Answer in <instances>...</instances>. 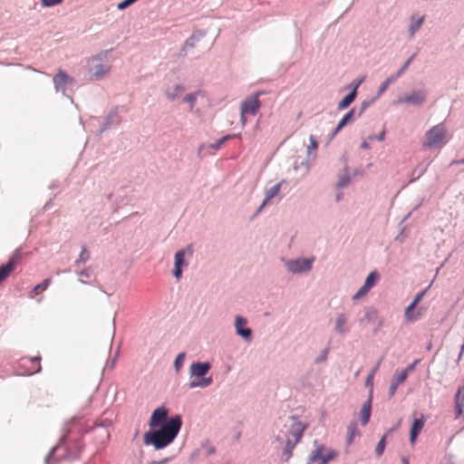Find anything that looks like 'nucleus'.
I'll use <instances>...</instances> for the list:
<instances>
[{"instance_id": "603ef678", "label": "nucleus", "mask_w": 464, "mask_h": 464, "mask_svg": "<svg viewBox=\"0 0 464 464\" xmlns=\"http://www.w3.org/2000/svg\"><path fill=\"white\" fill-rule=\"evenodd\" d=\"M413 58H414V55L411 56V57H410V58L405 62V63H407L408 65H410V64H411V63L412 62Z\"/></svg>"}, {"instance_id": "2eb2a0df", "label": "nucleus", "mask_w": 464, "mask_h": 464, "mask_svg": "<svg viewBox=\"0 0 464 464\" xmlns=\"http://www.w3.org/2000/svg\"><path fill=\"white\" fill-rule=\"evenodd\" d=\"M424 424H425V419H424L423 415H421L420 418L415 419L413 420L412 426L411 428V432H410V440H411V444L415 443L418 435L420 433V431L422 430V429L424 427Z\"/></svg>"}, {"instance_id": "3c124183", "label": "nucleus", "mask_w": 464, "mask_h": 464, "mask_svg": "<svg viewBox=\"0 0 464 464\" xmlns=\"http://www.w3.org/2000/svg\"><path fill=\"white\" fill-rule=\"evenodd\" d=\"M452 164H464V159L459 160H455L452 162Z\"/></svg>"}, {"instance_id": "f03ea898", "label": "nucleus", "mask_w": 464, "mask_h": 464, "mask_svg": "<svg viewBox=\"0 0 464 464\" xmlns=\"http://www.w3.org/2000/svg\"><path fill=\"white\" fill-rule=\"evenodd\" d=\"M314 449L307 459V464H328L330 461L334 460L339 455L337 450L325 449L318 440L314 441Z\"/></svg>"}, {"instance_id": "473e14b6", "label": "nucleus", "mask_w": 464, "mask_h": 464, "mask_svg": "<svg viewBox=\"0 0 464 464\" xmlns=\"http://www.w3.org/2000/svg\"><path fill=\"white\" fill-rule=\"evenodd\" d=\"M378 366L379 365H376L375 368L372 371V372L367 376L366 378V381H365V385L367 387H370L371 388V391L372 390V386H373V378H374V374L378 369Z\"/></svg>"}, {"instance_id": "393cba45", "label": "nucleus", "mask_w": 464, "mask_h": 464, "mask_svg": "<svg viewBox=\"0 0 464 464\" xmlns=\"http://www.w3.org/2000/svg\"><path fill=\"white\" fill-rule=\"evenodd\" d=\"M354 109H352L349 112H347L340 122L337 124L333 135L337 134L348 122H350L353 118Z\"/></svg>"}, {"instance_id": "49530a36", "label": "nucleus", "mask_w": 464, "mask_h": 464, "mask_svg": "<svg viewBox=\"0 0 464 464\" xmlns=\"http://www.w3.org/2000/svg\"><path fill=\"white\" fill-rule=\"evenodd\" d=\"M409 67L407 63H404V64L401 66V68L396 72L399 76H401Z\"/></svg>"}, {"instance_id": "4be33fe9", "label": "nucleus", "mask_w": 464, "mask_h": 464, "mask_svg": "<svg viewBox=\"0 0 464 464\" xmlns=\"http://www.w3.org/2000/svg\"><path fill=\"white\" fill-rule=\"evenodd\" d=\"M306 425L301 423V422H296L294 424L293 426V431H292V435L293 437L295 438V443L297 444L298 442H300L303 435H304V430H306Z\"/></svg>"}, {"instance_id": "2f4dec72", "label": "nucleus", "mask_w": 464, "mask_h": 464, "mask_svg": "<svg viewBox=\"0 0 464 464\" xmlns=\"http://www.w3.org/2000/svg\"><path fill=\"white\" fill-rule=\"evenodd\" d=\"M386 446V435H383L375 448V453L377 457H381L384 451Z\"/></svg>"}, {"instance_id": "de8ad7c7", "label": "nucleus", "mask_w": 464, "mask_h": 464, "mask_svg": "<svg viewBox=\"0 0 464 464\" xmlns=\"http://www.w3.org/2000/svg\"><path fill=\"white\" fill-rule=\"evenodd\" d=\"M361 148L363 149V150H369L370 149V145H369V143L366 140H364L362 143Z\"/></svg>"}, {"instance_id": "423d86ee", "label": "nucleus", "mask_w": 464, "mask_h": 464, "mask_svg": "<svg viewBox=\"0 0 464 464\" xmlns=\"http://www.w3.org/2000/svg\"><path fill=\"white\" fill-rule=\"evenodd\" d=\"M20 261L19 252L14 253L8 259L6 264L0 266V285L4 283L10 275L14 271Z\"/></svg>"}, {"instance_id": "e433bc0d", "label": "nucleus", "mask_w": 464, "mask_h": 464, "mask_svg": "<svg viewBox=\"0 0 464 464\" xmlns=\"http://www.w3.org/2000/svg\"><path fill=\"white\" fill-rule=\"evenodd\" d=\"M234 136L233 135H226L224 136L223 138H221L220 140H218L215 144H213L211 147L215 150H218L219 149L227 140L232 139Z\"/></svg>"}, {"instance_id": "6ab92c4d", "label": "nucleus", "mask_w": 464, "mask_h": 464, "mask_svg": "<svg viewBox=\"0 0 464 464\" xmlns=\"http://www.w3.org/2000/svg\"><path fill=\"white\" fill-rule=\"evenodd\" d=\"M362 82H360L353 88V90L348 93L338 104L339 110H344L346 109L355 99L356 93H357V87Z\"/></svg>"}, {"instance_id": "a18cd8bd", "label": "nucleus", "mask_w": 464, "mask_h": 464, "mask_svg": "<svg viewBox=\"0 0 464 464\" xmlns=\"http://www.w3.org/2000/svg\"><path fill=\"white\" fill-rule=\"evenodd\" d=\"M399 384H397L396 382H392L390 386V391H389V393H390V396H393L397 387H398Z\"/></svg>"}, {"instance_id": "20e7f679", "label": "nucleus", "mask_w": 464, "mask_h": 464, "mask_svg": "<svg viewBox=\"0 0 464 464\" xmlns=\"http://www.w3.org/2000/svg\"><path fill=\"white\" fill-rule=\"evenodd\" d=\"M83 444L81 439H76L73 441L66 443V435L63 436L60 441L50 453L48 459H56L55 454L60 450H66L67 453L63 458L75 459H78L82 450Z\"/></svg>"}, {"instance_id": "0eeeda50", "label": "nucleus", "mask_w": 464, "mask_h": 464, "mask_svg": "<svg viewBox=\"0 0 464 464\" xmlns=\"http://www.w3.org/2000/svg\"><path fill=\"white\" fill-rule=\"evenodd\" d=\"M41 357L34 356L31 358H22L19 366L25 368V370L21 372V374L24 375H32L37 373L41 371Z\"/></svg>"}, {"instance_id": "a878e982", "label": "nucleus", "mask_w": 464, "mask_h": 464, "mask_svg": "<svg viewBox=\"0 0 464 464\" xmlns=\"http://www.w3.org/2000/svg\"><path fill=\"white\" fill-rule=\"evenodd\" d=\"M92 75L95 76L97 79H100V78L103 77L110 71V66L102 64V63H99V64L94 65V67L92 69Z\"/></svg>"}, {"instance_id": "7ed1b4c3", "label": "nucleus", "mask_w": 464, "mask_h": 464, "mask_svg": "<svg viewBox=\"0 0 464 464\" xmlns=\"http://www.w3.org/2000/svg\"><path fill=\"white\" fill-rule=\"evenodd\" d=\"M447 129L443 123H439L430 128L425 134L423 147L441 148L447 142Z\"/></svg>"}, {"instance_id": "f257e3e1", "label": "nucleus", "mask_w": 464, "mask_h": 464, "mask_svg": "<svg viewBox=\"0 0 464 464\" xmlns=\"http://www.w3.org/2000/svg\"><path fill=\"white\" fill-rule=\"evenodd\" d=\"M181 424L182 420L179 415L170 418L160 430L146 432L144 443L153 445L156 450L167 447L177 437Z\"/></svg>"}, {"instance_id": "f704fd0d", "label": "nucleus", "mask_w": 464, "mask_h": 464, "mask_svg": "<svg viewBox=\"0 0 464 464\" xmlns=\"http://www.w3.org/2000/svg\"><path fill=\"white\" fill-rule=\"evenodd\" d=\"M310 144L307 148L308 153H311V151H314L318 148V143L314 136L310 135L309 137Z\"/></svg>"}, {"instance_id": "4c0bfd02", "label": "nucleus", "mask_w": 464, "mask_h": 464, "mask_svg": "<svg viewBox=\"0 0 464 464\" xmlns=\"http://www.w3.org/2000/svg\"><path fill=\"white\" fill-rule=\"evenodd\" d=\"M184 360H185V354L184 353H179L177 357H176V360H175V368L177 371L179 370V368L182 366L183 362H184Z\"/></svg>"}, {"instance_id": "8fccbe9b", "label": "nucleus", "mask_w": 464, "mask_h": 464, "mask_svg": "<svg viewBox=\"0 0 464 464\" xmlns=\"http://www.w3.org/2000/svg\"><path fill=\"white\" fill-rule=\"evenodd\" d=\"M384 136H385V131H384V130H382V132L377 136V139H378L379 140H381V141H382V140H384Z\"/></svg>"}, {"instance_id": "1a4fd4ad", "label": "nucleus", "mask_w": 464, "mask_h": 464, "mask_svg": "<svg viewBox=\"0 0 464 464\" xmlns=\"http://www.w3.org/2000/svg\"><path fill=\"white\" fill-rule=\"evenodd\" d=\"M426 101V92L424 91H413L399 99L397 103H407L413 105H420Z\"/></svg>"}, {"instance_id": "58836bf2", "label": "nucleus", "mask_w": 464, "mask_h": 464, "mask_svg": "<svg viewBox=\"0 0 464 464\" xmlns=\"http://www.w3.org/2000/svg\"><path fill=\"white\" fill-rule=\"evenodd\" d=\"M41 1H42V5L45 7L54 6V5H60L63 2V0H41Z\"/></svg>"}, {"instance_id": "39448f33", "label": "nucleus", "mask_w": 464, "mask_h": 464, "mask_svg": "<svg viewBox=\"0 0 464 464\" xmlns=\"http://www.w3.org/2000/svg\"><path fill=\"white\" fill-rule=\"evenodd\" d=\"M261 92H257L254 95L247 96L240 104V121L242 125L246 123V116H255L261 108L259 96Z\"/></svg>"}, {"instance_id": "09e8293b", "label": "nucleus", "mask_w": 464, "mask_h": 464, "mask_svg": "<svg viewBox=\"0 0 464 464\" xmlns=\"http://www.w3.org/2000/svg\"><path fill=\"white\" fill-rule=\"evenodd\" d=\"M168 461V459H163L161 460H159V461H152L150 464H166Z\"/></svg>"}, {"instance_id": "c9c22d12", "label": "nucleus", "mask_w": 464, "mask_h": 464, "mask_svg": "<svg viewBox=\"0 0 464 464\" xmlns=\"http://www.w3.org/2000/svg\"><path fill=\"white\" fill-rule=\"evenodd\" d=\"M423 21H424V17L423 16L420 17L413 24L411 25L410 32H411V35H413L414 33L420 27Z\"/></svg>"}, {"instance_id": "a211bd4d", "label": "nucleus", "mask_w": 464, "mask_h": 464, "mask_svg": "<svg viewBox=\"0 0 464 464\" xmlns=\"http://www.w3.org/2000/svg\"><path fill=\"white\" fill-rule=\"evenodd\" d=\"M280 188H281V183L279 182L266 191V198H265L263 203L261 204V206L258 208L257 212H260L264 208V207L269 202V200L272 199L274 197H276L279 193Z\"/></svg>"}, {"instance_id": "5701e85b", "label": "nucleus", "mask_w": 464, "mask_h": 464, "mask_svg": "<svg viewBox=\"0 0 464 464\" xmlns=\"http://www.w3.org/2000/svg\"><path fill=\"white\" fill-rule=\"evenodd\" d=\"M415 308L416 305H414V304H411L410 305L407 306L404 314L406 321L413 322L422 315V313L420 311L414 313Z\"/></svg>"}, {"instance_id": "37998d69", "label": "nucleus", "mask_w": 464, "mask_h": 464, "mask_svg": "<svg viewBox=\"0 0 464 464\" xmlns=\"http://www.w3.org/2000/svg\"><path fill=\"white\" fill-rule=\"evenodd\" d=\"M400 76L395 73L393 75H391L390 77H388L384 82L385 83H387L388 85H390L391 83L394 82Z\"/></svg>"}, {"instance_id": "aec40b11", "label": "nucleus", "mask_w": 464, "mask_h": 464, "mask_svg": "<svg viewBox=\"0 0 464 464\" xmlns=\"http://www.w3.org/2000/svg\"><path fill=\"white\" fill-rule=\"evenodd\" d=\"M371 397L369 400L363 403L361 411H360V419L362 425H366L369 422L371 416Z\"/></svg>"}, {"instance_id": "7c9ffc66", "label": "nucleus", "mask_w": 464, "mask_h": 464, "mask_svg": "<svg viewBox=\"0 0 464 464\" xmlns=\"http://www.w3.org/2000/svg\"><path fill=\"white\" fill-rule=\"evenodd\" d=\"M295 443L293 442L291 440H287L286 443H285V448L284 450V455L285 456V460H288L291 456H292V452L295 447Z\"/></svg>"}, {"instance_id": "412c9836", "label": "nucleus", "mask_w": 464, "mask_h": 464, "mask_svg": "<svg viewBox=\"0 0 464 464\" xmlns=\"http://www.w3.org/2000/svg\"><path fill=\"white\" fill-rule=\"evenodd\" d=\"M334 328L339 334H344L348 331L347 316L344 314H339L337 315Z\"/></svg>"}, {"instance_id": "6e6552de", "label": "nucleus", "mask_w": 464, "mask_h": 464, "mask_svg": "<svg viewBox=\"0 0 464 464\" xmlns=\"http://www.w3.org/2000/svg\"><path fill=\"white\" fill-rule=\"evenodd\" d=\"M380 276L378 272L372 271L371 272L368 276L366 277V280L363 284V285L357 291V293L353 295V299H359L362 296H364L370 289L375 285L377 281L379 280Z\"/></svg>"}, {"instance_id": "dca6fc26", "label": "nucleus", "mask_w": 464, "mask_h": 464, "mask_svg": "<svg viewBox=\"0 0 464 464\" xmlns=\"http://www.w3.org/2000/svg\"><path fill=\"white\" fill-rule=\"evenodd\" d=\"M464 413V385L459 387L455 395V418H459Z\"/></svg>"}, {"instance_id": "c756f323", "label": "nucleus", "mask_w": 464, "mask_h": 464, "mask_svg": "<svg viewBox=\"0 0 464 464\" xmlns=\"http://www.w3.org/2000/svg\"><path fill=\"white\" fill-rule=\"evenodd\" d=\"M51 284V278L44 279L41 284L35 285L33 289V294L39 295L45 291Z\"/></svg>"}, {"instance_id": "72a5a7b5", "label": "nucleus", "mask_w": 464, "mask_h": 464, "mask_svg": "<svg viewBox=\"0 0 464 464\" xmlns=\"http://www.w3.org/2000/svg\"><path fill=\"white\" fill-rule=\"evenodd\" d=\"M407 376V370H403L402 372L394 376L393 382H396L397 384H401L405 382Z\"/></svg>"}, {"instance_id": "4468645a", "label": "nucleus", "mask_w": 464, "mask_h": 464, "mask_svg": "<svg viewBox=\"0 0 464 464\" xmlns=\"http://www.w3.org/2000/svg\"><path fill=\"white\" fill-rule=\"evenodd\" d=\"M209 362H193L190 365L189 372L191 376L197 378L204 377L210 370Z\"/></svg>"}, {"instance_id": "ddd939ff", "label": "nucleus", "mask_w": 464, "mask_h": 464, "mask_svg": "<svg viewBox=\"0 0 464 464\" xmlns=\"http://www.w3.org/2000/svg\"><path fill=\"white\" fill-rule=\"evenodd\" d=\"M313 259H301L290 262L288 268L293 273H300L311 269Z\"/></svg>"}, {"instance_id": "79ce46f5", "label": "nucleus", "mask_w": 464, "mask_h": 464, "mask_svg": "<svg viewBox=\"0 0 464 464\" xmlns=\"http://www.w3.org/2000/svg\"><path fill=\"white\" fill-rule=\"evenodd\" d=\"M350 182V179L348 177H343L340 179V181L337 183L338 187H345Z\"/></svg>"}, {"instance_id": "f3484780", "label": "nucleus", "mask_w": 464, "mask_h": 464, "mask_svg": "<svg viewBox=\"0 0 464 464\" xmlns=\"http://www.w3.org/2000/svg\"><path fill=\"white\" fill-rule=\"evenodd\" d=\"M185 254V250H179L175 255V269L173 274L177 279H179L181 276V267L186 265L184 262Z\"/></svg>"}, {"instance_id": "864d4df0", "label": "nucleus", "mask_w": 464, "mask_h": 464, "mask_svg": "<svg viewBox=\"0 0 464 464\" xmlns=\"http://www.w3.org/2000/svg\"><path fill=\"white\" fill-rule=\"evenodd\" d=\"M413 58H414V55L411 56V57H410V58L405 62V63H407L408 65H410V64H411V63L412 62Z\"/></svg>"}, {"instance_id": "a19ab883", "label": "nucleus", "mask_w": 464, "mask_h": 464, "mask_svg": "<svg viewBox=\"0 0 464 464\" xmlns=\"http://www.w3.org/2000/svg\"><path fill=\"white\" fill-rule=\"evenodd\" d=\"M425 294H426V290H424V291H422V292H420V293L417 294V295H416V296L414 297V299H413V301H412V303H411V304H414V305H416V306H417V304H418L422 300V298L424 297Z\"/></svg>"}, {"instance_id": "5fc2aeb1", "label": "nucleus", "mask_w": 464, "mask_h": 464, "mask_svg": "<svg viewBox=\"0 0 464 464\" xmlns=\"http://www.w3.org/2000/svg\"><path fill=\"white\" fill-rule=\"evenodd\" d=\"M414 368V364H411L408 366L405 370H407V372Z\"/></svg>"}, {"instance_id": "ea45409f", "label": "nucleus", "mask_w": 464, "mask_h": 464, "mask_svg": "<svg viewBox=\"0 0 464 464\" xmlns=\"http://www.w3.org/2000/svg\"><path fill=\"white\" fill-rule=\"evenodd\" d=\"M89 257H90L89 252L87 251V249L85 247H83L80 254L79 261L84 263L89 259Z\"/></svg>"}, {"instance_id": "cd10ccee", "label": "nucleus", "mask_w": 464, "mask_h": 464, "mask_svg": "<svg viewBox=\"0 0 464 464\" xmlns=\"http://www.w3.org/2000/svg\"><path fill=\"white\" fill-rule=\"evenodd\" d=\"M213 380L212 377H204L200 381H192L189 383V388H196V387H208L212 383Z\"/></svg>"}, {"instance_id": "c03bdc74", "label": "nucleus", "mask_w": 464, "mask_h": 464, "mask_svg": "<svg viewBox=\"0 0 464 464\" xmlns=\"http://www.w3.org/2000/svg\"><path fill=\"white\" fill-rule=\"evenodd\" d=\"M389 85L387 83H385V82H383L380 88H379V91H378V96H381L387 89H388Z\"/></svg>"}, {"instance_id": "b1692460", "label": "nucleus", "mask_w": 464, "mask_h": 464, "mask_svg": "<svg viewBox=\"0 0 464 464\" xmlns=\"http://www.w3.org/2000/svg\"><path fill=\"white\" fill-rule=\"evenodd\" d=\"M185 91V87L180 85V84H175L173 85L172 87H169L167 90H166V96L169 99V100H174L176 99L181 92H183Z\"/></svg>"}, {"instance_id": "9d476101", "label": "nucleus", "mask_w": 464, "mask_h": 464, "mask_svg": "<svg viewBox=\"0 0 464 464\" xmlns=\"http://www.w3.org/2000/svg\"><path fill=\"white\" fill-rule=\"evenodd\" d=\"M53 83L56 91H61L64 93L65 87L68 84L73 83V79L69 77L63 70H59L58 72L53 76Z\"/></svg>"}, {"instance_id": "bb28decb", "label": "nucleus", "mask_w": 464, "mask_h": 464, "mask_svg": "<svg viewBox=\"0 0 464 464\" xmlns=\"http://www.w3.org/2000/svg\"><path fill=\"white\" fill-rule=\"evenodd\" d=\"M359 435L357 425L355 422H352L347 427V444L351 445L356 436Z\"/></svg>"}, {"instance_id": "9b49d317", "label": "nucleus", "mask_w": 464, "mask_h": 464, "mask_svg": "<svg viewBox=\"0 0 464 464\" xmlns=\"http://www.w3.org/2000/svg\"><path fill=\"white\" fill-rule=\"evenodd\" d=\"M236 332L238 335L242 336L246 340H249L252 335L250 328L246 327V320L242 316L237 315L235 321Z\"/></svg>"}, {"instance_id": "6e6d98bb", "label": "nucleus", "mask_w": 464, "mask_h": 464, "mask_svg": "<svg viewBox=\"0 0 464 464\" xmlns=\"http://www.w3.org/2000/svg\"><path fill=\"white\" fill-rule=\"evenodd\" d=\"M403 464H409V461L406 458H402Z\"/></svg>"}, {"instance_id": "f8f14e48", "label": "nucleus", "mask_w": 464, "mask_h": 464, "mask_svg": "<svg viewBox=\"0 0 464 464\" xmlns=\"http://www.w3.org/2000/svg\"><path fill=\"white\" fill-rule=\"evenodd\" d=\"M168 417V411L164 407L157 408L151 414L149 425L151 428H156L160 425Z\"/></svg>"}, {"instance_id": "c85d7f7f", "label": "nucleus", "mask_w": 464, "mask_h": 464, "mask_svg": "<svg viewBox=\"0 0 464 464\" xmlns=\"http://www.w3.org/2000/svg\"><path fill=\"white\" fill-rule=\"evenodd\" d=\"M200 95H202L201 92H196L188 93L184 97V102H188L189 104L190 111H193L196 102H197V98Z\"/></svg>"}]
</instances>
